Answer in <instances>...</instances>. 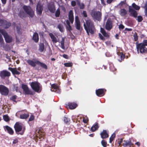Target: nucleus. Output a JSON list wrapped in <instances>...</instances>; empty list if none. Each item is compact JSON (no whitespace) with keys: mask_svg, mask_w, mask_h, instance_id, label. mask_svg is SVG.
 <instances>
[{"mask_svg":"<svg viewBox=\"0 0 147 147\" xmlns=\"http://www.w3.org/2000/svg\"><path fill=\"white\" fill-rule=\"evenodd\" d=\"M101 144L104 147H106L107 146V142L105 140H102L101 142Z\"/></svg>","mask_w":147,"mask_h":147,"instance_id":"42","label":"nucleus"},{"mask_svg":"<svg viewBox=\"0 0 147 147\" xmlns=\"http://www.w3.org/2000/svg\"><path fill=\"white\" fill-rule=\"evenodd\" d=\"M64 65L66 67H69L72 66V64L71 63H65L64 64Z\"/></svg>","mask_w":147,"mask_h":147,"instance_id":"47","label":"nucleus"},{"mask_svg":"<svg viewBox=\"0 0 147 147\" xmlns=\"http://www.w3.org/2000/svg\"><path fill=\"white\" fill-rule=\"evenodd\" d=\"M105 28L108 31H110L113 27V21L110 18H109L106 22Z\"/></svg>","mask_w":147,"mask_h":147,"instance_id":"9","label":"nucleus"},{"mask_svg":"<svg viewBox=\"0 0 147 147\" xmlns=\"http://www.w3.org/2000/svg\"><path fill=\"white\" fill-rule=\"evenodd\" d=\"M63 57H64V58H65V59H67L68 58V56L67 55H65V54H63Z\"/></svg>","mask_w":147,"mask_h":147,"instance_id":"64","label":"nucleus"},{"mask_svg":"<svg viewBox=\"0 0 147 147\" xmlns=\"http://www.w3.org/2000/svg\"><path fill=\"white\" fill-rule=\"evenodd\" d=\"M32 88L37 92H40L41 91L42 86L39 83L35 82L30 83Z\"/></svg>","mask_w":147,"mask_h":147,"instance_id":"5","label":"nucleus"},{"mask_svg":"<svg viewBox=\"0 0 147 147\" xmlns=\"http://www.w3.org/2000/svg\"><path fill=\"white\" fill-rule=\"evenodd\" d=\"M68 18L71 23L73 24L74 21V17L73 11L71 10H70L69 12Z\"/></svg>","mask_w":147,"mask_h":147,"instance_id":"20","label":"nucleus"},{"mask_svg":"<svg viewBox=\"0 0 147 147\" xmlns=\"http://www.w3.org/2000/svg\"><path fill=\"white\" fill-rule=\"evenodd\" d=\"M2 34L5 38L7 42L9 43L12 40V38L9 36L7 33L3 30L0 29V45L1 47L4 46V41L3 37L1 35Z\"/></svg>","mask_w":147,"mask_h":147,"instance_id":"2","label":"nucleus"},{"mask_svg":"<svg viewBox=\"0 0 147 147\" xmlns=\"http://www.w3.org/2000/svg\"><path fill=\"white\" fill-rule=\"evenodd\" d=\"M83 16L86 17L87 16L86 12V11H83Z\"/></svg>","mask_w":147,"mask_h":147,"instance_id":"59","label":"nucleus"},{"mask_svg":"<svg viewBox=\"0 0 147 147\" xmlns=\"http://www.w3.org/2000/svg\"><path fill=\"white\" fill-rule=\"evenodd\" d=\"M34 117L33 115H31L29 119V121H31L34 119Z\"/></svg>","mask_w":147,"mask_h":147,"instance_id":"55","label":"nucleus"},{"mask_svg":"<svg viewBox=\"0 0 147 147\" xmlns=\"http://www.w3.org/2000/svg\"><path fill=\"white\" fill-rule=\"evenodd\" d=\"M19 15L21 18H22L25 16V15L24 12H22L20 11L19 13Z\"/></svg>","mask_w":147,"mask_h":147,"instance_id":"50","label":"nucleus"},{"mask_svg":"<svg viewBox=\"0 0 147 147\" xmlns=\"http://www.w3.org/2000/svg\"><path fill=\"white\" fill-rule=\"evenodd\" d=\"M44 45L42 43H41L39 45V50L40 52H42L44 51Z\"/></svg>","mask_w":147,"mask_h":147,"instance_id":"34","label":"nucleus"},{"mask_svg":"<svg viewBox=\"0 0 147 147\" xmlns=\"http://www.w3.org/2000/svg\"><path fill=\"white\" fill-rule=\"evenodd\" d=\"M23 9L25 12L31 18H32L34 15V11L29 6L24 5Z\"/></svg>","mask_w":147,"mask_h":147,"instance_id":"6","label":"nucleus"},{"mask_svg":"<svg viewBox=\"0 0 147 147\" xmlns=\"http://www.w3.org/2000/svg\"><path fill=\"white\" fill-rule=\"evenodd\" d=\"M89 121V119L86 116L85 117L83 116V123H87Z\"/></svg>","mask_w":147,"mask_h":147,"instance_id":"40","label":"nucleus"},{"mask_svg":"<svg viewBox=\"0 0 147 147\" xmlns=\"http://www.w3.org/2000/svg\"><path fill=\"white\" fill-rule=\"evenodd\" d=\"M134 38V41H137L138 42V37L137 33L135 32L133 35Z\"/></svg>","mask_w":147,"mask_h":147,"instance_id":"37","label":"nucleus"},{"mask_svg":"<svg viewBox=\"0 0 147 147\" xmlns=\"http://www.w3.org/2000/svg\"><path fill=\"white\" fill-rule=\"evenodd\" d=\"M48 8L51 12L53 13L55 12V7L53 3H50L48 5Z\"/></svg>","mask_w":147,"mask_h":147,"instance_id":"24","label":"nucleus"},{"mask_svg":"<svg viewBox=\"0 0 147 147\" xmlns=\"http://www.w3.org/2000/svg\"><path fill=\"white\" fill-rule=\"evenodd\" d=\"M51 90L52 91L57 93H59L60 92V90L59 86L55 84H53L51 85Z\"/></svg>","mask_w":147,"mask_h":147,"instance_id":"14","label":"nucleus"},{"mask_svg":"<svg viewBox=\"0 0 147 147\" xmlns=\"http://www.w3.org/2000/svg\"><path fill=\"white\" fill-rule=\"evenodd\" d=\"M67 29L69 30V31L71 30V27L70 26V25H69V23L68 22V21H67Z\"/></svg>","mask_w":147,"mask_h":147,"instance_id":"45","label":"nucleus"},{"mask_svg":"<svg viewBox=\"0 0 147 147\" xmlns=\"http://www.w3.org/2000/svg\"><path fill=\"white\" fill-rule=\"evenodd\" d=\"M17 32L18 34H21V32L20 30V25H18L17 26Z\"/></svg>","mask_w":147,"mask_h":147,"instance_id":"43","label":"nucleus"},{"mask_svg":"<svg viewBox=\"0 0 147 147\" xmlns=\"http://www.w3.org/2000/svg\"><path fill=\"white\" fill-rule=\"evenodd\" d=\"M11 23L4 20H0V26L5 28H8L11 26Z\"/></svg>","mask_w":147,"mask_h":147,"instance_id":"12","label":"nucleus"},{"mask_svg":"<svg viewBox=\"0 0 147 147\" xmlns=\"http://www.w3.org/2000/svg\"><path fill=\"white\" fill-rule=\"evenodd\" d=\"M9 70L11 71L13 74L19 75L20 74V72L18 71L16 68H13L11 67H9Z\"/></svg>","mask_w":147,"mask_h":147,"instance_id":"26","label":"nucleus"},{"mask_svg":"<svg viewBox=\"0 0 147 147\" xmlns=\"http://www.w3.org/2000/svg\"><path fill=\"white\" fill-rule=\"evenodd\" d=\"M100 32L104 36L107 38H109V35L106 32L104 29L101 28H100Z\"/></svg>","mask_w":147,"mask_h":147,"instance_id":"28","label":"nucleus"},{"mask_svg":"<svg viewBox=\"0 0 147 147\" xmlns=\"http://www.w3.org/2000/svg\"><path fill=\"white\" fill-rule=\"evenodd\" d=\"M129 12L130 13V16L136 18L138 16V13L137 12L133 9L131 8V6L129 7Z\"/></svg>","mask_w":147,"mask_h":147,"instance_id":"16","label":"nucleus"},{"mask_svg":"<svg viewBox=\"0 0 147 147\" xmlns=\"http://www.w3.org/2000/svg\"><path fill=\"white\" fill-rule=\"evenodd\" d=\"M125 28L124 26L122 24H120L119 26V28L120 29H123Z\"/></svg>","mask_w":147,"mask_h":147,"instance_id":"56","label":"nucleus"},{"mask_svg":"<svg viewBox=\"0 0 147 147\" xmlns=\"http://www.w3.org/2000/svg\"><path fill=\"white\" fill-rule=\"evenodd\" d=\"M39 134L42 137H44V136L45 135V133L44 132H42L41 131H40L39 132Z\"/></svg>","mask_w":147,"mask_h":147,"instance_id":"54","label":"nucleus"},{"mask_svg":"<svg viewBox=\"0 0 147 147\" xmlns=\"http://www.w3.org/2000/svg\"><path fill=\"white\" fill-rule=\"evenodd\" d=\"M133 145V144L131 143V141L124 140L123 143V145L125 147L127 146L131 147V146H132Z\"/></svg>","mask_w":147,"mask_h":147,"instance_id":"23","label":"nucleus"},{"mask_svg":"<svg viewBox=\"0 0 147 147\" xmlns=\"http://www.w3.org/2000/svg\"><path fill=\"white\" fill-rule=\"evenodd\" d=\"M114 0H107V3L108 4L111 3Z\"/></svg>","mask_w":147,"mask_h":147,"instance_id":"61","label":"nucleus"},{"mask_svg":"<svg viewBox=\"0 0 147 147\" xmlns=\"http://www.w3.org/2000/svg\"><path fill=\"white\" fill-rule=\"evenodd\" d=\"M118 55V60L121 62L125 58V55L122 52H119L117 53Z\"/></svg>","mask_w":147,"mask_h":147,"instance_id":"19","label":"nucleus"},{"mask_svg":"<svg viewBox=\"0 0 147 147\" xmlns=\"http://www.w3.org/2000/svg\"><path fill=\"white\" fill-rule=\"evenodd\" d=\"M65 38L64 37H62L61 38V40L60 43L61 44V47L63 49H65V47L64 46V41Z\"/></svg>","mask_w":147,"mask_h":147,"instance_id":"33","label":"nucleus"},{"mask_svg":"<svg viewBox=\"0 0 147 147\" xmlns=\"http://www.w3.org/2000/svg\"><path fill=\"white\" fill-rule=\"evenodd\" d=\"M91 14L94 20H96L98 21L101 20L102 13L101 12L97 11L94 9L91 10Z\"/></svg>","mask_w":147,"mask_h":147,"instance_id":"4","label":"nucleus"},{"mask_svg":"<svg viewBox=\"0 0 147 147\" xmlns=\"http://www.w3.org/2000/svg\"><path fill=\"white\" fill-rule=\"evenodd\" d=\"M101 138L104 139L109 137V133L106 130H103L102 132L100 134Z\"/></svg>","mask_w":147,"mask_h":147,"instance_id":"18","label":"nucleus"},{"mask_svg":"<svg viewBox=\"0 0 147 147\" xmlns=\"http://www.w3.org/2000/svg\"><path fill=\"white\" fill-rule=\"evenodd\" d=\"M10 76V73L6 70H3L0 72V76L3 79H4L5 77H9Z\"/></svg>","mask_w":147,"mask_h":147,"instance_id":"15","label":"nucleus"},{"mask_svg":"<svg viewBox=\"0 0 147 147\" xmlns=\"http://www.w3.org/2000/svg\"><path fill=\"white\" fill-rule=\"evenodd\" d=\"M37 64L39 65L41 67L45 69H47V65L43 63H42L39 61H37L36 62Z\"/></svg>","mask_w":147,"mask_h":147,"instance_id":"30","label":"nucleus"},{"mask_svg":"<svg viewBox=\"0 0 147 147\" xmlns=\"http://www.w3.org/2000/svg\"><path fill=\"white\" fill-rule=\"evenodd\" d=\"M5 131H7L10 135H12L13 133V131L10 127L8 126H5L4 127Z\"/></svg>","mask_w":147,"mask_h":147,"instance_id":"22","label":"nucleus"},{"mask_svg":"<svg viewBox=\"0 0 147 147\" xmlns=\"http://www.w3.org/2000/svg\"><path fill=\"white\" fill-rule=\"evenodd\" d=\"M106 91V90L104 89H98L96 90V93L98 96L101 97L104 95Z\"/></svg>","mask_w":147,"mask_h":147,"instance_id":"13","label":"nucleus"},{"mask_svg":"<svg viewBox=\"0 0 147 147\" xmlns=\"http://www.w3.org/2000/svg\"><path fill=\"white\" fill-rule=\"evenodd\" d=\"M71 4L72 6H75L76 5V1H72L71 2Z\"/></svg>","mask_w":147,"mask_h":147,"instance_id":"58","label":"nucleus"},{"mask_svg":"<svg viewBox=\"0 0 147 147\" xmlns=\"http://www.w3.org/2000/svg\"><path fill=\"white\" fill-rule=\"evenodd\" d=\"M99 36L100 39L102 40H105V38L100 33L99 34Z\"/></svg>","mask_w":147,"mask_h":147,"instance_id":"52","label":"nucleus"},{"mask_svg":"<svg viewBox=\"0 0 147 147\" xmlns=\"http://www.w3.org/2000/svg\"><path fill=\"white\" fill-rule=\"evenodd\" d=\"M132 6L135 10H139L140 9L139 6L137 5L135 3H133L132 4Z\"/></svg>","mask_w":147,"mask_h":147,"instance_id":"39","label":"nucleus"},{"mask_svg":"<svg viewBox=\"0 0 147 147\" xmlns=\"http://www.w3.org/2000/svg\"><path fill=\"white\" fill-rule=\"evenodd\" d=\"M38 61V60H36L35 61L31 60H27V63L33 67H35L36 66V64H37L36 62Z\"/></svg>","mask_w":147,"mask_h":147,"instance_id":"27","label":"nucleus"},{"mask_svg":"<svg viewBox=\"0 0 147 147\" xmlns=\"http://www.w3.org/2000/svg\"><path fill=\"white\" fill-rule=\"evenodd\" d=\"M123 142V139H120L118 141V142L119 145H121V143Z\"/></svg>","mask_w":147,"mask_h":147,"instance_id":"57","label":"nucleus"},{"mask_svg":"<svg viewBox=\"0 0 147 147\" xmlns=\"http://www.w3.org/2000/svg\"><path fill=\"white\" fill-rule=\"evenodd\" d=\"M33 39L35 42H37L38 41L39 38L38 34L37 33H34L33 35Z\"/></svg>","mask_w":147,"mask_h":147,"instance_id":"31","label":"nucleus"},{"mask_svg":"<svg viewBox=\"0 0 147 147\" xmlns=\"http://www.w3.org/2000/svg\"><path fill=\"white\" fill-rule=\"evenodd\" d=\"M125 30H127V31H131L132 30V29L131 28H125Z\"/></svg>","mask_w":147,"mask_h":147,"instance_id":"62","label":"nucleus"},{"mask_svg":"<svg viewBox=\"0 0 147 147\" xmlns=\"http://www.w3.org/2000/svg\"><path fill=\"white\" fill-rule=\"evenodd\" d=\"M60 9L59 8H58L56 10L55 13V15L56 17H59L60 15Z\"/></svg>","mask_w":147,"mask_h":147,"instance_id":"41","label":"nucleus"},{"mask_svg":"<svg viewBox=\"0 0 147 147\" xmlns=\"http://www.w3.org/2000/svg\"><path fill=\"white\" fill-rule=\"evenodd\" d=\"M70 120L69 119L66 118V117H64V121L66 123H68L69 122Z\"/></svg>","mask_w":147,"mask_h":147,"instance_id":"51","label":"nucleus"},{"mask_svg":"<svg viewBox=\"0 0 147 147\" xmlns=\"http://www.w3.org/2000/svg\"><path fill=\"white\" fill-rule=\"evenodd\" d=\"M126 0H124L123 1H121L120 3L119 4V5H121V6L123 5H125L126 4Z\"/></svg>","mask_w":147,"mask_h":147,"instance_id":"53","label":"nucleus"},{"mask_svg":"<svg viewBox=\"0 0 147 147\" xmlns=\"http://www.w3.org/2000/svg\"><path fill=\"white\" fill-rule=\"evenodd\" d=\"M18 142V140L17 139H15L13 141V144H16Z\"/></svg>","mask_w":147,"mask_h":147,"instance_id":"60","label":"nucleus"},{"mask_svg":"<svg viewBox=\"0 0 147 147\" xmlns=\"http://www.w3.org/2000/svg\"><path fill=\"white\" fill-rule=\"evenodd\" d=\"M137 17V20L138 22H140L143 20V18L141 16H138Z\"/></svg>","mask_w":147,"mask_h":147,"instance_id":"44","label":"nucleus"},{"mask_svg":"<svg viewBox=\"0 0 147 147\" xmlns=\"http://www.w3.org/2000/svg\"><path fill=\"white\" fill-rule=\"evenodd\" d=\"M100 1H101V3L102 4V5H106V4L105 3V2L104 0H100Z\"/></svg>","mask_w":147,"mask_h":147,"instance_id":"63","label":"nucleus"},{"mask_svg":"<svg viewBox=\"0 0 147 147\" xmlns=\"http://www.w3.org/2000/svg\"><path fill=\"white\" fill-rule=\"evenodd\" d=\"M83 26L88 35H89L90 33L93 34L95 32V29L93 22L90 20H86V24L84 23Z\"/></svg>","mask_w":147,"mask_h":147,"instance_id":"1","label":"nucleus"},{"mask_svg":"<svg viewBox=\"0 0 147 147\" xmlns=\"http://www.w3.org/2000/svg\"><path fill=\"white\" fill-rule=\"evenodd\" d=\"M36 11L38 14L40 15L41 14L43 9L42 5L40 2H38L36 6Z\"/></svg>","mask_w":147,"mask_h":147,"instance_id":"17","label":"nucleus"},{"mask_svg":"<svg viewBox=\"0 0 147 147\" xmlns=\"http://www.w3.org/2000/svg\"><path fill=\"white\" fill-rule=\"evenodd\" d=\"M69 108L71 109H75L77 106V104L74 102H69L68 103Z\"/></svg>","mask_w":147,"mask_h":147,"instance_id":"25","label":"nucleus"},{"mask_svg":"<svg viewBox=\"0 0 147 147\" xmlns=\"http://www.w3.org/2000/svg\"><path fill=\"white\" fill-rule=\"evenodd\" d=\"M22 86L25 94L30 95L33 94V92L31 90L29 89L27 85L23 84Z\"/></svg>","mask_w":147,"mask_h":147,"instance_id":"10","label":"nucleus"},{"mask_svg":"<svg viewBox=\"0 0 147 147\" xmlns=\"http://www.w3.org/2000/svg\"><path fill=\"white\" fill-rule=\"evenodd\" d=\"M29 116L28 114H23L20 115V118L22 119H26Z\"/></svg>","mask_w":147,"mask_h":147,"instance_id":"35","label":"nucleus"},{"mask_svg":"<svg viewBox=\"0 0 147 147\" xmlns=\"http://www.w3.org/2000/svg\"><path fill=\"white\" fill-rule=\"evenodd\" d=\"M3 119L4 120L6 121H8L9 120V118L8 116L7 115H4L3 116Z\"/></svg>","mask_w":147,"mask_h":147,"instance_id":"46","label":"nucleus"},{"mask_svg":"<svg viewBox=\"0 0 147 147\" xmlns=\"http://www.w3.org/2000/svg\"><path fill=\"white\" fill-rule=\"evenodd\" d=\"M17 96L16 95H14L12 96L10 98V100H12L14 102H16V98Z\"/></svg>","mask_w":147,"mask_h":147,"instance_id":"48","label":"nucleus"},{"mask_svg":"<svg viewBox=\"0 0 147 147\" xmlns=\"http://www.w3.org/2000/svg\"><path fill=\"white\" fill-rule=\"evenodd\" d=\"M119 14L122 16H124L127 14V11L124 9H121L119 11Z\"/></svg>","mask_w":147,"mask_h":147,"instance_id":"29","label":"nucleus"},{"mask_svg":"<svg viewBox=\"0 0 147 147\" xmlns=\"http://www.w3.org/2000/svg\"><path fill=\"white\" fill-rule=\"evenodd\" d=\"M57 28L60 32H62L63 31L64 28L62 25L61 24H59L57 26Z\"/></svg>","mask_w":147,"mask_h":147,"instance_id":"36","label":"nucleus"},{"mask_svg":"<svg viewBox=\"0 0 147 147\" xmlns=\"http://www.w3.org/2000/svg\"><path fill=\"white\" fill-rule=\"evenodd\" d=\"M75 22L76 24V28L78 30H80V23L78 16H75Z\"/></svg>","mask_w":147,"mask_h":147,"instance_id":"21","label":"nucleus"},{"mask_svg":"<svg viewBox=\"0 0 147 147\" xmlns=\"http://www.w3.org/2000/svg\"><path fill=\"white\" fill-rule=\"evenodd\" d=\"M49 35L50 36L52 41L53 43H56L57 42H59V38L57 35L55 36L53 34L51 33H49Z\"/></svg>","mask_w":147,"mask_h":147,"instance_id":"11","label":"nucleus"},{"mask_svg":"<svg viewBox=\"0 0 147 147\" xmlns=\"http://www.w3.org/2000/svg\"><path fill=\"white\" fill-rule=\"evenodd\" d=\"M99 128L98 124V123H96L91 127V130L92 132H94L97 130Z\"/></svg>","mask_w":147,"mask_h":147,"instance_id":"32","label":"nucleus"},{"mask_svg":"<svg viewBox=\"0 0 147 147\" xmlns=\"http://www.w3.org/2000/svg\"><path fill=\"white\" fill-rule=\"evenodd\" d=\"M136 48L138 51H140L141 53H145L147 52V48L143 46L140 43H138V42L136 43Z\"/></svg>","mask_w":147,"mask_h":147,"instance_id":"8","label":"nucleus"},{"mask_svg":"<svg viewBox=\"0 0 147 147\" xmlns=\"http://www.w3.org/2000/svg\"><path fill=\"white\" fill-rule=\"evenodd\" d=\"M16 133L21 135H23L25 130V127L22 123L16 122L14 126Z\"/></svg>","mask_w":147,"mask_h":147,"instance_id":"3","label":"nucleus"},{"mask_svg":"<svg viewBox=\"0 0 147 147\" xmlns=\"http://www.w3.org/2000/svg\"><path fill=\"white\" fill-rule=\"evenodd\" d=\"M140 43L145 47L147 46V40H143L142 42L141 43Z\"/></svg>","mask_w":147,"mask_h":147,"instance_id":"49","label":"nucleus"},{"mask_svg":"<svg viewBox=\"0 0 147 147\" xmlns=\"http://www.w3.org/2000/svg\"><path fill=\"white\" fill-rule=\"evenodd\" d=\"M9 92V90L7 88L3 85H0V93L2 95L6 96Z\"/></svg>","mask_w":147,"mask_h":147,"instance_id":"7","label":"nucleus"},{"mask_svg":"<svg viewBox=\"0 0 147 147\" xmlns=\"http://www.w3.org/2000/svg\"><path fill=\"white\" fill-rule=\"evenodd\" d=\"M115 136V133H113L112 135L111 136L110 138H109V142L111 143L112 142Z\"/></svg>","mask_w":147,"mask_h":147,"instance_id":"38","label":"nucleus"}]
</instances>
